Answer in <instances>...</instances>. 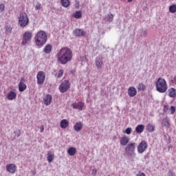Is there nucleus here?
Here are the masks:
<instances>
[{
	"mask_svg": "<svg viewBox=\"0 0 176 176\" xmlns=\"http://www.w3.org/2000/svg\"><path fill=\"white\" fill-rule=\"evenodd\" d=\"M58 63L62 65H65L72 60V50L69 47L61 48L56 54Z\"/></svg>",
	"mask_w": 176,
	"mask_h": 176,
	"instance_id": "1",
	"label": "nucleus"
},
{
	"mask_svg": "<svg viewBox=\"0 0 176 176\" xmlns=\"http://www.w3.org/2000/svg\"><path fill=\"white\" fill-rule=\"evenodd\" d=\"M35 43L39 47H42L47 42V34L45 31H39L34 37Z\"/></svg>",
	"mask_w": 176,
	"mask_h": 176,
	"instance_id": "2",
	"label": "nucleus"
},
{
	"mask_svg": "<svg viewBox=\"0 0 176 176\" xmlns=\"http://www.w3.org/2000/svg\"><path fill=\"white\" fill-rule=\"evenodd\" d=\"M155 89L158 93H166L168 89L167 81L164 78H159L155 82Z\"/></svg>",
	"mask_w": 176,
	"mask_h": 176,
	"instance_id": "3",
	"label": "nucleus"
},
{
	"mask_svg": "<svg viewBox=\"0 0 176 176\" xmlns=\"http://www.w3.org/2000/svg\"><path fill=\"white\" fill-rule=\"evenodd\" d=\"M135 148H137V143L131 142L129 143L124 148L125 153L126 156H135Z\"/></svg>",
	"mask_w": 176,
	"mask_h": 176,
	"instance_id": "4",
	"label": "nucleus"
},
{
	"mask_svg": "<svg viewBox=\"0 0 176 176\" xmlns=\"http://www.w3.org/2000/svg\"><path fill=\"white\" fill-rule=\"evenodd\" d=\"M19 24L20 27L24 28L30 24V19H28V15L25 12H21L19 16Z\"/></svg>",
	"mask_w": 176,
	"mask_h": 176,
	"instance_id": "5",
	"label": "nucleus"
},
{
	"mask_svg": "<svg viewBox=\"0 0 176 176\" xmlns=\"http://www.w3.org/2000/svg\"><path fill=\"white\" fill-rule=\"evenodd\" d=\"M71 87V83L67 80H65L59 86L60 93H67L68 89Z\"/></svg>",
	"mask_w": 176,
	"mask_h": 176,
	"instance_id": "6",
	"label": "nucleus"
},
{
	"mask_svg": "<svg viewBox=\"0 0 176 176\" xmlns=\"http://www.w3.org/2000/svg\"><path fill=\"white\" fill-rule=\"evenodd\" d=\"M36 79L37 85H43V83H45V79H46V74H45V72H38L36 75Z\"/></svg>",
	"mask_w": 176,
	"mask_h": 176,
	"instance_id": "7",
	"label": "nucleus"
},
{
	"mask_svg": "<svg viewBox=\"0 0 176 176\" xmlns=\"http://www.w3.org/2000/svg\"><path fill=\"white\" fill-rule=\"evenodd\" d=\"M146 149H148V143L145 140H143L138 146V153L142 154Z\"/></svg>",
	"mask_w": 176,
	"mask_h": 176,
	"instance_id": "8",
	"label": "nucleus"
},
{
	"mask_svg": "<svg viewBox=\"0 0 176 176\" xmlns=\"http://www.w3.org/2000/svg\"><path fill=\"white\" fill-rule=\"evenodd\" d=\"M23 41L21 43V45H27V42H30L31 39H32V33L31 32H25L23 34Z\"/></svg>",
	"mask_w": 176,
	"mask_h": 176,
	"instance_id": "9",
	"label": "nucleus"
},
{
	"mask_svg": "<svg viewBox=\"0 0 176 176\" xmlns=\"http://www.w3.org/2000/svg\"><path fill=\"white\" fill-rule=\"evenodd\" d=\"M73 35L77 37L86 36V32H85V30H83L82 29H79V28L75 29L73 31Z\"/></svg>",
	"mask_w": 176,
	"mask_h": 176,
	"instance_id": "10",
	"label": "nucleus"
},
{
	"mask_svg": "<svg viewBox=\"0 0 176 176\" xmlns=\"http://www.w3.org/2000/svg\"><path fill=\"white\" fill-rule=\"evenodd\" d=\"M72 108L74 109H78L79 111H83V107H85V104L82 102H74L72 104Z\"/></svg>",
	"mask_w": 176,
	"mask_h": 176,
	"instance_id": "11",
	"label": "nucleus"
},
{
	"mask_svg": "<svg viewBox=\"0 0 176 176\" xmlns=\"http://www.w3.org/2000/svg\"><path fill=\"white\" fill-rule=\"evenodd\" d=\"M6 170L10 174H14L17 170V166L14 164H10L6 166Z\"/></svg>",
	"mask_w": 176,
	"mask_h": 176,
	"instance_id": "12",
	"label": "nucleus"
},
{
	"mask_svg": "<svg viewBox=\"0 0 176 176\" xmlns=\"http://www.w3.org/2000/svg\"><path fill=\"white\" fill-rule=\"evenodd\" d=\"M53 100V97L50 94H47L44 98H43V102L45 105H50L52 104V100Z\"/></svg>",
	"mask_w": 176,
	"mask_h": 176,
	"instance_id": "13",
	"label": "nucleus"
},
{
	"mask_svg": "<svg viewBox=\"0 0 176 176\" xmlns=\"http://www.w3.org/2000/svg\"><path fill=\"white\" fill-rule=\"evenodd\" d=\"M128 95L129 97H135L137 96V89L134 87H129L128 89Z\"/></svg>",
	"mask_w": 176,
	"mask_h": 176,
	"instance_id": "14",
	"label": "nucleus"
},
{
	"mask_svg": "<svg viewBox=\"0 0 176 176\" xmlns=\"http://www.w3.org/2000/svg\"><path fill=\"white\" fill-rule=\"evenodd\" d=\"M16 97H17V94H16V92L13 91H10L7 95V98L10 101H12V100H15Z\"/></svg>",
	"mask_w": 176,
	"mask_h": 176,
	"instance_id": "15",
	"label": "nucleus"
},
{
	"mask_svg": "<svg viewBox=\"0 0 176 176\" xmlns=\"http://www.w3.org/2000/svg\"><path fill=\"white\" fill-rule=\"evenodd\" d=\"M145 130V126L144 124H139L135 127V131L138 134H141Z\"/></svg>",
	"mask_w": 176,
	"mask_h": 176,
	"instance_id": "16",
	"label": "nucleus"
},
{
	"mask_svg": "<svg viewBox=\"0 0 176 176\" xmlns=\"http://www.w3.org/2000/svg\"><path fill=\"white\" fill-rule=\"evenodd\" d=\"M129 141H130V139L126 136H124L120 140V145H122L123 146H126V145L129 144Z\"/></svg>",
	"mask_w": 176,
	"mask_h": 176,
	"instance_id": "17",
	"label": "nucleus"
},
{
	"mask_svg": "<svg viewBox=\"0 0 176 176\" xmlns=\"http://www.w3.org/2000/svg\"><path fill=\"white\" fill-rule=\"evenodd\" d=\"M47 160L49 163H52V162L54 160V153H52V152L48 151L47 154Z\"/></svg>",
	"mask_w": 176,
	"mask_h": 176,
	"instance_id": "18",
	"label": "nucleus"
},
{
	"mask_svg": "<svg viewBox=\"0 0 176 176\" xmlns=\"http://www.w3.org/2000/svg\"><path fill=\"white\" fill-rule=\"evenodd\" d=\"M53 49V47H52V45L47 44L43 49V52L45 53V54H49L52 52V50Z\"/></svg>",
	"mask_w": 176,
	"mask_h": 176,
	"instance_id": "19",
	"label": "nucleus"
},
{
	"mask_svg": "<svg viewBox=\"0 0 176 176\" xmlns=\"http://www.w3.org/2000/svg\"><path fill=\"white\" fill-rule=\"evenodd\" d=\"M102 64H104L102 59L97 58L96 60V66L97 67L98 69H101Z\"/></svg>",
	"mask_w": 176,
	"mask_h": 176,
	"instance_id": "20",
	"label": "nucleus"
},
{
	"mask_svg": "<svg viewBox=\"0 0 176 176\" xmlns=\"http://www.w3.org/2000/svg\"><path fill=\"white\" fill-rule=\"evenodd\" d=\"M74 129L75 131H80L83 129V124H82V122H76L74 126Z\"/></svg>",
	"mask_w": 176,
	"mask_h": 176,
	"instance_id": "21",
	"label": "nucleus"
},
{
	"mask_svg": "<svg viewBox=\"0 0 176 176\" xmlns=\"http://www.w3.org/2000/svg\"><path fill=\"white\" fill-rule=\"evenodd\" d=\"M146 130L148 132V133H153V131H155V125L151 124H148L146 126Z\"/></svg>",
	"mask_w": 176,
	"mask_h": 176,
	"instance_id": "22",
	"label": "nucleus"
},
{
	"mask_svg": "<svg viewBox=\"0 0 176 176\" xmlns=\"http://www.w3.org/2000/svg\"><path fill=\"white\" fill-rule=\"evenodd\" d=\"M175 89L174 88H170L168 89V96L169 97H171V98H175L176 97V92H175Z\"/></svg>",
	"mask_w": 176,
	"mask_h": 176,
	"instance_id": "23",
	"label": "nucleus"
},
{
	"mask_svg": "<svg viewBox=\"0 0 176 176\" xmlns=\"http://www.w3.org/2000/svg\"><path fill=\"white\" fill-rule=\"evenodd\" d=\"M67 153L69 155V156H74V155L76 153V148L75 147H70L67 150Z\"/></svg>",
	"mask_w": 176,
	"mask_h": 176,
	"instance_id": "24",
	"label": "nucleus"
},
{
	"mask_svg": "<svg viewBox=\"0 0 176 176\" xmlns=\"http://www.w3.org/2000/svg\"><path fill=\"white\" fill-rule=\"evenodd\" d=\"M67 126H69V122L67 120L64 119L60 121L61 129H67Z\"/></svg>",
	"mask_w": 176,
	"mask_h": 176,
	"instance_id": "25",
	"label": "nucleus"
},
{
	"mask_svg": "<svg viewBox=\"0 0 176 176\" xmlns=\"http://www.w3.org/2000/svg\"><path fill=\"white\" fill-rule=\"evenodd\" d=\"M60 3L63 8H68L71 5L69 0H60Z\"/></svg>",
	"mask_w": 176,
	"mask_h": 176,
	"instance_id": "26",
	"label": "nucleus"
},
{
	"mask_svg": "<svg viewBox=\"0 0 176 176\" xmlns=\"http://www.w3.org/2000/svg\"><path fill=\"white\" fill-rule=\"evenodd\" d=\"M27 89V85L23 82H20L19 84V91H24Z\"/></svg>",
	"mask_w": 176,
	"mask_h": 176,
	"instance_id": "27",
	"label": "nucleus"
},
{
	"mask_svg": "<svg viewBox=\"0 0 176 176\" xmlns=\"http://www.w3.org/2000/svg\"><path fill=\"white\" fill-rule=\"evenodd\" d=\"M162 124H164V126H165V127H169L170 126V120L168 119V118H164L162 120Z\"/></svg>",
	"mask_w": 176,
	"mask_h": 176,
	"instance_id": "28",
	"label": "nucleus"
},
{
	"mask_svg": "<svg viewBox=\"0 0 176 176\" xmlns=\"http://www.w3.org/2000/svg\"><path fill=\"white\" fill-rule=\"evenodd\" d=\"M73 17L75 19H80L82 17V11H76L73 14Z\"/></svg>",
	"mask_w": 176,
	"mask_h": 176,
	"instance_id": "29",
	"label": "nucleus"
},
{
	"mask_svg": "<svg viewBox=\"0 0 176 176\" xmlns=\"http://www.w3.org/2000/svg\"><path fill=\"white\" fill-rule=\"evenodd\" d=\"M145 89H146V87L145 86V85H144V83H139L138 86V91H144Z\"/></svg>",
	"mask_w": 176,
	"mask_h": 176,
	"instance_id": "30",
	"label": "nucleus"
},
{
	"mask_svg": "<svg viewBox=\"0 0 176 176\" xmlns=\"http://www.w3.org/2000/svg\"><path fill=\"white\" fill-rule=\"evenodd\" d=\"M169 12L170 13H176V5L173 4L169 6Z\"/></svg>",
	"mask_w": 176,
	"mask_h": 176,
	"instance_id": "31",
	"label": "nucleus"
},
{
	"mask_svg": "<svg viewBox=\"0 0 176 176\" xmlns=\"http://www.w3.org/2000/svg\"><path fill=\"white\" fill-rule=\"evenodd\" d=\"M6 34H12V27L10 25L5 26Z\"/></svg>",
	"mask_w": 176,
	"mask_h": 176,
	"instance_id": "32",
	"label": "nucleus"
},
{
	"mask_svg": "<svg viewBox=\"0 0 176 176\" xmlns=\"http://www.w3.org/2000/svg\"><path fill=\"white\" fill-rule=\"evenodd\" d=\"M131 131H132L131 128L128 127L124 131V134H127L128 135H129V134H131Z\"/></svg>",
	"mask_w": 176,
	"mask_h": 176,
	"instance_id": "33",
	"label": "nucleus"
},
{
	"mask_svg": "<svg viewBox=\"0 0 176 176\" xmlns=\"http://www.w3.org/2000/svg\"><path fill=\"white\" fill-rule=\"evenodd\" d=\"M64 75V70L60 69L57 73V78H61Z\"/></svg>",
	"mask_w": 176,
	"mask_h": 176,
	"instance_id": "34",
	"label": "nucleus"
},
{
	"mask_svg": "<svg viewBox=\"0 0 176 176\" xmlns=\"http://www.w3.org/2000/svg\"><path fill=\"white\" fill-rule=\"evenodd\" d=\"M107 19H108V21H113V14H107Z\"/></svg>",
	"mask_w": 176,
	"mask_h": 176,
	"instance_id": "35",
	"label": "nucleus"
},
{
	"mask_svg": "<svg viewBox=\"0 0 176 176\" xmlns=\"http://www.w3.org/2000/svg\"><path fill=\"white\" fill-rule=\"evenodd\" d=\"M14 134H16V138H19L20 135H21V130L17 129L16 131L14 132Z\"/></svg>",
	"mask_w": 176,
	"mask_h": 176,
	"instance_id": "36",
	"label": "nucleus"
},
{
	"mask_svg": "<svg viewBox=\"0 0 176 176\" xmlns=\"http://www.w3.org/2000/svg\"><path fill=\"white\" fill-rule=\"evenodd\" d=\"M168 176H175V174H174V171L173 170H169L168 172Z\"/></svg>",
	"mask_w": 176,
	"mask_h": 176,
	"instance_id": "37",
	"label": "nucleus"
},
{
	"mask_svg": "<svg viewBox=\"0 0 176 176\" xmlns=\"http://www.w3.org/2000/svg\"><path fill=\"white\" fill-rule=\"evenodd\" d=\"M41 3H37V4L35 7V10H39L41 9Z\"/></svg>",
	"mask_w": 176,
	"mask_h": 176,
	"instance_id": "38",
	"label": "nucleus"
},
{
	"mask_svg": "<svg viewBox=\"0 0 176 176\" xmlns=\"http://www.w3.org/2000/svg\"><path fill=\"white\" fill-rule=\"evenodd\" d=\"M0 10H1V12H3V10H5V4H0Z\"/></svg>",
	"mask_w": 176,
	"mask_h": 176,
	"instance_id": "39",
	"label": "nucleus"
},
{
	"mask_svg": "<svg viewBox=\"0 0 176 176\" xmlns=\"http://www.w3.org/2000/svg\"><path fill=\"white\" fill-rule=\"evenodd\" d=\"M170 113L172 114L175 113V107L174 106L170 107Z\"/></svg>",
	"mask_w": 176,
	"mask_h": 176,
	"instance_id": "40",
	"label": "nucleus"
},
{
	"mask_svg": "<svg viewBox=\"0 0 176 176\" xmlns=\"http://www.w3.org/2000/svg\"><path fill=\"white\" fill-rule=\"evenodd\" d=\"M97 175V168H94L92 169V175Z\"/></svg>",
	"mask_w": 176,
	"mask_h": 176,
	"instance_id": "41",
	"label": "nucleus"
},
{
	"mask_svg": "<svg viewBox=\"0 0 176 176\" xmlns=\"http://www.w3.org/2000/svg\"><path fill=\"white\" fill-rule=\"evenodd\" d=\"M45 131V126L43 125H41L40 126V133H43Z\"/></svg>",
	"mask_w": 176,
	"mask_h": 176,
	"instance_id": "42",
	"label": "nucleus"
},
{
	"mask_svg": "<svg viewBox=\"0 0 176 176\" xmlns=\"http://www.w3.org/2000/svg\"><path fill=\"white\" fill-rule=\"evenodd\" d=\"M138 176H146V175H145V173L142 172H139L138 174Z\"/></svg>",
	"mask_w": 176,
	"mask_h": 176,
	"instance_id": "43",
	"label": "nucleus"
},
{
	"mask_svg": "<svg viewBox=\"0 0 176 176\" xmlns=\"http://www.w3.org/2000/svg\"><path fill=\"white\" fill-rule=\"evenodd\" d=\"M143 34H142V36H146V32L145 30H142Z\"/></svg>",
	"mask_w": 176,
	"mask_h": 176,
	"instance_id": "44",
	"label": "nucleus"
},
{
	"mask_svg": "<svg viewBox=\"0 0 176 176\" xmlns=\"http://www.w3.org/2000/svg\"><path fill=\"white\" fill-rule=\"evenodd\" d=\"M168 109V106H164V111H166Z\"/></svg>",
	"mask_w": 176,
	"mask_h": 176,
	"instance_id": "45",
	"label": "nucleus"
},
{
	"mask_svg": "<svg viewBox=\"0 0 176 176\" xmlns=\"http://www.w3.org/2000/svg\"><path fill=\"white\" fill-rule=\"evenodd\" d=\"M128 2H133V0H128Z\"/></svg>",
	"mask_w": 176,
	"mask_h": 176,
	"instance_id": "46",
	"label": "nucleus"
}]
</instances>
